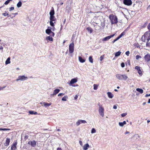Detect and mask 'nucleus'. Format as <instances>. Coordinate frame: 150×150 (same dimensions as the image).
Listing matches in <instances>:
<instances>
[{
	"label": "nucleus",
	"mask_w": 150,
	"mask_h": 150,
	"mask_svg": "<svg viewBox=\"0 0 150 150\" xmlns=\"http://www.w3.org/2000/svg\"><path fill=\"white\" fill-rule=\"evenodd\" d=\"M150 40V32L147 31L145 33L144 35H143L142 37V40L145 42H149Z\"/></svg>",
	"instance_id": "1"
},
{
	"label": "nucleus",
	"mask_w": 150,
	"mask_h": 150,
	"mask_svg": "<svg viewBox=\"0 0 150 150\" xmlns=\"http://www.w3.org/2000/svg\"><path fill=\"white\" fill-rule=\"evenodd\" d=\"M109 18L112 25L116 24L118 22L117 17L113 14H111L109 15Z\"/></svg>",
	"instance_id": "2"
},
{
	"label": "nucleus",
	"mask_w": 150,
	"mask_h": 150,
	"mask_svg": "<svg viewBox=\"0 0 150 150\" xmlns=\"http://www.w3.org/2000/svg\"><path fill=\"white\" fill-rule=\"evenodd\" d=\"M115 76L117 79L120 80L125 81L128 78V77L125 74H117Z\"/></svg>",
	"instance_id": "3"
},
{
	"label": "nucleus",
	"mask_w": 150,
	"mask_h": 150,
	"mask_svg": "<svg viewBox=\"0 0 150 150\" xmlns=\"http://www.w3.org/2000/svg\"><path fill=\"white\" fill-rule=\"evenodd\" d=\"M28 79V78L27 76H19L18 78L17 79L16 81H24L27 80Z\"/></svg>",
	"instance_id": "4"
},
{
	"label": "nucleus",
	"mask_w": 150,
	"mask_h": 150,
	"mask_svg": "<svg viewBox=\"0 0 150 150\" xmlns=\"http://www.w3.org/2000/svg\"><path fill=\"white\" fill-rule=\"evenodd\" d=\"M98 112L100 115L102 117H104V109L103 107L98 108Z\"/></svg>",
	"instance_id": "5"
},
{
	"label": "nucleus",
	"mask_w": 150,
	"mask_h": 150,
	"mask_svg": "<svg viewBox=\"0 0 150 150\" xmlns=\"http://www.w3.org/2000/svg\"><path fill=\"white\" fill-rule=\"evenodd\" d=\"M74 50V44L73 42L71 43L69 45V51L70 53H72Z\"/></svg>",
	"instance_id": "6"
},
{
	"label": "nucleus",
	"mask_w": 150,
	"mask_h": 150,
	"mask_svg": "<svg viewBox=\"0 0 150 150\" xmlns=\"http://www.w3.org/2000/svg\"><path fill=\"white\" fill-rule=\"evenodd\" d=\"M124 4L127 6H130L132 4V1L131 0H123Z\"/></svg>",
	"instance_id": "7"
},
{
	"label": "nucleus",
	"mask_w": 150,
	"mask_h": 150,
	"mask_svg": "<svg viewBox=\"0 0 150 150\" xmlns=\"http://www.w3.org/2000/svg\"><path fill=\"white\" fill-rule=\"evenodd\" d=\"M28 144L30 145L32 147H35L36 145V142L34 140L30 141L28 142Z\"/></svg>",
	"instance_id": "8"
},
{
	"label": "nucleus",
	"mask_w": 150,
	"mask_h": 150,
	"mask_svg": "<svg viewBox=\"0 0 150 150\" xmlns=\"http://www.w3.org/2000/svg\"><path fill=\"white\" fill-rule=\"evenodd\" d=\"M17 142L13 143L11 145V150H16L17 149L16 146L17 144Z\"/></svg>",
	"instance_id": "9"
},
{
	"label": "nucleus",
	"mask_w": 150,
	"mask_h": 150,
	"mask_svg": "<svg viewBox=\"0 0 150 150\" xmlns=\"http://www.w3.org/2000/svg\"><path fill=\"white\" fill-rule=\"evenodd\" d=\"M115 35V34H113L110 36H108L103 38L102 40L103 41H106L108 40L111 38L113 37Z\"/></svg>",
	"instance_id": "10"
},
{
	"label": "nucleus",
	"mask_w": 150,
	"mask_h": 150,
	"mask_svg": "<svg viewBox=\"0 0 150 150\" xmlns=\"http://www.w3.org/2000/svg\"><path fill=\"white\" fill-rule=\"evenodd\" d=\"M144 59L147 62L149 61L150 60V55L149 54H148L145 55Z\"/></svg>",
	"instance_id": "11"
},
{
	"label": "nucleus",
	"mask_w": 150,
	"mask_h": 150,
	"mask_svg": "<svg viewBox=\"0 0 150 150\" xmlns=\"http://www.w3.org/2000/svg\"><path fill=\"white\" fill-rule=\"evenodd\" d=\"M77 81V80L76 78H74L72 79L71 80L70 83H69V84L70 86L73 83H75Z\"/></svg>",
	"instance_id": "12"
},
{
	"label": "nucleus",
	"mask_w": 150,
	"mask_h": 150,
	"mask_svg": "<svg viewBox=\"0 0 150 150\" xmlns=\"http://www.w3.org/2000/svg\"><path fill=\"white\" fill-rule=\"evenodd\" d=\"M135 69L137 71L138 73L140 75L142 74V71L141 70L140 68L138 66H136L135 67Z\"/></svg>",
	"instance_id": "13"
},
{
	"label": "nucleus",
	"mask_w": 150,
	"mask_h": 150,
	"mask_svg": "<svg viewBox=\"0 0 150 150\" xmlns=\"http://www.w3.org/2000/svg\"><path fill=\"white\" fill-rule=\"evenodd\" d=\"M89 147V145L88 143H87L85 144L83 146V150H87Z\"/></svg>",
	"instance_id": "14"
},
{
	"label": "nucleus",
	"mask_w": 150,
	"mask_h": 150,
	"mask_svg": "<svg viewBox=\"0 0 150 150\" xmlns=\"http://www.w3.org/2000/svg\"><path fill=\"white\" fill-rule=\"evenodd\" d=\"M10 142V139L7 138L6 140V142L5 143L4 145L5 146H8Z\"/></svg>",
	"instance_id": "15"
},
{
	"label": "nucleus",
	"mask_w": 150,
	"mask_h": 150,
	"mask_svg": "<svg viewBox=\"0 0 150 150\" xmlns=\"http://www.w3.org/2000/svg\"><path fill=\"white\" fill-rule=\"evenodd\" d=\"M50 27H49L46 30V33L47 34L49 35L52 33V31L50 28H49Z\"/></svg>",
	"instance_id": "16"
},
{
	"label": "nucleus",
	"mask_w": 150,
	"mask_h": 150,
	"mask_svg": "<svg viewBox=\"0 0 150 150\" xmlns=\"http://www.w3.org/2000/svg\"><path fill=\"white\" fill-rule=\"evenodd\" d=\"M54 11L53 8L52 7V10L50 12V16H54Z\"/></svg>",
	"instance_id": "17"
},
{
	"label": "nucleus",
	"mask_w": 150,
	"mask_h": 150,
	"mask_svg": "<svg viewBox=\"0 0 150 150\" xmlns=\"http://www.w3.org/2000/svg\"><path fill=\"white\" fill-rule=\"evenodd\" d=\"M60 90L59 89H56L54 91L52 95L53 96L57 94L60 91Z\"/></svg>",
	"instance_id": "18"
},
{
	"label": "nucleus",
	"mask_w": 150,
	"mask_h": 150,
	"mask_svg": "<svg viewBox=\"0 0 150 150\" xmlns=\"http://www.w3.org/2000/svg\"><path fill=\"white\" fill-rule=\"evenodd\" d=\"M107 95L108 97L110 98H112L114 96L113 94H112L110 92H108L107 93Z\"/></svg>",
	"instance_id": "19"
},
{
	"label": "nucleus",
	"mask_w": 150,
	"mask_h": 150,
	"mask_svg": "<svg viewBox=\"0 0 150 150\" xmlns=\"http://www.w3.org/2000/svg\"><path fill=\"white\" fill-rule=\"evenodd\" d=\"M56 19V18H55L54 16H50V21H55Z\"/></svg>",
	"instance_id": "20"
},
{
	"label": "nucleus",
	"mask_w": 150,
	"mask_h": 150,
	"mask_svg": "<svg viewBox=\"0 0 150 150\" xmlns=\"http://www.w3.org/2000/svg\"><path fill=\"white\" fill-rule=\"evenodd\" d=\"M46 39L47 41H53V39L52 37L50 36H47L46 38Z\"/></svg>",
	"instance_id": "21"
},
{
	"label": "nucleus",
	"mask_w": 150,
	"mask_h": 150,
	"mask_svg": "<svg viewBox=\"0 0 150 150\" xmlns=\"http://www.w3.org/2000/svg\"><path fill=\"white\" fill-rule=\"evenodd\" d=\"M79 61L81 63H83L85 62V60L82 59L80 56L79 57Z\"/></svg>",
	"instance_id": "22"
},
{
	"label": "nucleus",
	"mask_w": 150,
	"mask_h": 150,
	"mask_svg": "<svg viewBox=\"0 0 150 150\" xmlns=\"http://www.w3.org/2000/svg\"><path fill=\"white\" fill-rule=\"evenodd\" d=\"M53 21H50V25H51V26H52L53 27V29H54L55 28L54 27V23H55V22L54 21V22H53ZM53 30L54 31V29Z\"/></svg>",
	"instance_id": "23"
},
{
	"label": "nucleus",
	"mask_w": 150,
	"mask_h": 150,
	"mask_svg": "<svg viewBox=\"0 0 150 150\" xmlns=\"http://www.w3.org/2000/svg\"><path fill=\"white\" fill-rule=\"evenodd\" d=\"M10 60V57H8L7 58V59H6V60L5 62V64H10L11 62Z\"/></svg>",
	"instance_id": "24"
},
{
	"label": "nucleus",
	"mask_w": 150,
	"mask_h": 150,
	"mask_svg": "<svg viewBox=\"0 0 150 150\" xmlns=\"http://www.w3.org/2000/svg\"><path fill=\"white\" fill-rule=\"evenodd\" d=\"M29 113L31 115H37L38 113L36 112H34L33 111H29Z\"/></svg>",
	"instance_id": "25"
},
{
	"label": "nucleus",
	"mask_w": 150,
	"mask_h": 150,
	"mask_svg": "<svg viewBox=\"0 0 150 150\" xmlns=\"http://www.w3.org/2000/svg\"><path fill=\"white\" fill-rule=\"evenodd\" d=\"M136 90L140 93H143V91L142 89L139 88H137L136 89Z\"/></svg>",
	"instance_id": "26"
},
{
	"label": "nucleus",
	"mask_w": 150,
	"mask_h": 150,
	"mask_svg": "<svg viewBox=\"0 0 150 150\" xmlns=\"http://www.w3.org/2000/svg\"><path fill=\"white\" fill-rule=\"evenodd\" d=\"M86 29L88 32H90V33H92L93 31L92 28L90 27H87L86 28Z\"/></svg>",
	"instance_id": "27"
},
{
	"label": "nucleus",
	"mask_w": 150,
	"mask_h": 150,
	"mask_svg": "<svg viewBox=\"0 0 150 150\" xmlns=\"http://www.w3.org/2000/svg\"><path fill=\"white\" fill-rule=\"evenodd\" d=\"M43 104L46 107L49 106L51 105V103H48L45 102H44Z\"/></svg>",
	"instance_id": "28"
},
{
	"label": "nucleus",
	"mask_w": 150,
	"mask_h": 150,
	"mask_svg": "<svg viewBox=\"0 0 150 150\" xmlns=\"http://www.w3.org/2000/svg\"><path fill=\"white\" fill-rule=\"evenodd\" d=\"M22 4V3L21 2V1H19L17 4V6L18 8H19L21 6Z\"/></svg>",
	"instance_id": "29"
},
{
	"label": "nucleus",
	"mask_w": 150,
	"mask_h": 150,
	"mask_svg": "<svg viewBox=\"0 0 150 150\" xmlns=\"http://www.w3.org/2000/svg\"><path fill=\"white\" fill-rule=\"evenodd\" d=\"M121 53V52L120 51L116 52L115 54V57H117L119 56Z\"/></svg>",
	"instance_id": "30"
},
{
	"label": "nucleus",
	"mask_w": 150,
	"mask_h": 150,
	"mask_svg": "<svg viewBox=\"0 0 150 150\" xmlns=\"http://www.w3.org/2000/svg\"><path fill=\"white\" fill-rule=\"evenodd\" d=\"M89 61L91 63H93V59L92 58V56H90L89 57Z\"/></svg>",
	"instance_id": "31"
},
{
	"label": "nucleus",
	"mask_w": 150,
	"mask_h": 150,
	"mask_svg": "<svg viewBox=\"0 0 150 150\" xmlns=\"http://www.w3.org/2000/svg\"><path fill=\"white\" fill-rule=\"evenodd\" d=\"M66 10H68V11H70L71 9L70 6L68 5L66 7Z\"/></svg>",
	"instance_id": "32"
},
{
	"label": "nucleus",
	"mask_w": 150,
	"mask_h": 150,
	"mask_svg": "<svg viewBox=\"0 0 150 150\" xmlns=\"http://www.w3.org/2000/svg\"><path fill=\"white\" fill-rule=\"evenodd\" d=\"M67 97L66 96H64L62 98V101H66L67 100Z\"/></svg>",
	"instance_id": "33"
},
{
	"label": "nucleus",
	"mask_w": 150,
	"mask_h": 150,
	"mask_svg": "<svg viewBox=\"0 0 150 150\" xmlns=\"http://www.w3.org/2000/svg\"><path fill=\"white\" fill-rule=\"evenodd\" d=\"M98 86L96 84L93 85V89L95 90H96L97 89Z\"/></svg>",
	"instance_id": "34"
},
{
	"label": "nucleus",
	"mask_w": 150,
	"mask_h": 150,
	"mask_svg": "<svg viewBox=\"0 0 150 150\" xmlns=\"http://www.w3.org/2000/svg\"><path fill=\"white\" fill-rule=\"evenodd\" d=\"M12 1V0H7L5 2L4 4L5 5H7L8 4V3H9V2L10 1Z\"/></svg>",
	"instance_id": "35"
},
{
	"label": "nucleus",
	"mask_w": 150,
	"mask_h": 150,
	"mask_svg": "<svg viewBox=\"0 0 150 150\" xmlns=\"http://www.w3.org/2000/svg\"><path fill=\"white\" fill-rule=\"evenodd\" d=\"M80 122L81 124V123L85 124V123H87V122L85 120H80Z\"/></svg>",
	"instance_id": "36"
},
{
	"label": "nucleus",
	"mask_w": 150,
	"mask_h": 150,
	"mask_svg": "<svg viewBox=\"0 0 150 150\" xmlns=\"http://www.w3.org/2000/svg\"><path fill=\"white\" fill-rule=\"evenodd\" d=\"M125 32H122L120 35L119 36L120 38H121L122 36L125 35Z\"/></svg>",
	"instance_id": "37"
},
{
	"label": "nucleus",
	"mask_w": 150,
	"mask_h": 150,
	"mask_svg": "<svg viewBox=\"0 0 150 150\" xmlns=\"http://www.w3.org/2000/svg\"><path fill=\"white\" fill-rule=\"evenodd\" d=\"M141 57H142L140 56L137 55L136 56V60H138L139 58H140Z\"/></svg>",
	"instance_id": "38"
},
{
	"label": "nucleus",
	"mask_w": 150,
	"mask_h": 150,
	"mask_svg": "<svg viewBox=\"0 0 150 150\" xmlns=\"http://www.w3.org/2000/svg\"><path fill=\"white\" fill-rule=\"evenodd\" d=\"M104 56V55H103L100 56V61H101L103 59Z\"/></svg>",
	"instance_id": "39"
},
{
	"label": "nucleus",
	"mask_w": 150,
	"mask_h": 150,
	"mask_svg": "<svg viewBox=\"0 0 150 150\" xmlns=\"http://www.w3.org/2000/svg\"><path fill=\"white\" fill-rule=\"evenodd\" d=\"M96 132V130L94 128H93L91 130V133H93Z\"/></svg>",
	"instance_id": "40"
},
{
	"label": "nucleus",
	"mask_w": 150,
	"mask_h": 150,
	"mask_svg": "<svg viewBox=\"0 0 150 150\" xmlns=\"http://www.w3.org/2000/svg\"><path fill=\"white\" fill-rule=\"evenodd\" d=\"M146 46L150 47V42H146Z\"/></svg>",
	"instance_id": "41"
},
{
	"label": "nucleus",
	"mask_w": 150,
	"mask_h": 150,
	"mask_svg": "<svg viewBox=\"0 0 150 150\" xmlns=\"http://www.w3.org/2000/svg\"><path fill=\"white\" fill-rule=\"evenodd\" d=\"M119 125L120 126L122 127L124 125V124L122 123V122H119Z\"/></svg>",
	"instance_id": "42"
},
{
	"label": "nucleus",
	"mask_w": 150,
	"mask_h": 150,
	"mask_svg": "<svg viewBox=\"0 0 150 150\" xmlns=\"http://www.w3.org/2000/svg\"><path fill=\"white\" fill-rule=\"evenodd\" d=\"M80 124H81L80 122V120H78V121L76 122V125L77 126L79 125Z\"/></svg>",
	"instance_id": "43"
},
{
	"label": "nucleus",
	"mask_w": 150,
	"mask_h": 150,
	"mask_svg": "<svg viewBox=\"0 0 150 150\" xmlns=\"http://www.w3.org/2000/svg\"><path fill=\"white\" fill-rule=\"evenodd\" d=\"M50 34V36L52 37H54V33L52 32V33Z\"/></svg>",
	"instance_id": "44"
},
{
	"label": "nucleus",
	"mask_w": 150,
	"mask_h": 150,
	"mask_svg": "<svg viewBox=\"0 0 150 150\" xmlns=\"http://www.w3.org/2000/svg\"><path fill=\"white\" fill-rule=\"evenodd\" d=\"M127 115L126 113H123L121 114V116L122 117H123Z\"/></svg>",
	"instance_id": "45"
},
{
	"label": "nucleus",
	"mask_w": 150,
	"mask_h": 150,
	"mask_svg": "<svg viewBox=\"0 0 150 150\" xmlns=\"http://www.w3.org/2000/svg\"><path fill=\"white\" fill-rule=\"evenodd\" d=\"M134 136L137 139L139 137V136L138 134H136L134 135Z\"/></svg>",
	"instance_id": "46"
},
{
	"label": "nucleus",
	"mask_w": 150,
	"mask_h": 150,
	"mask_svg": "<svg viewBox=\"0 0 150 150\" xmlns=\"http://www.w3.org/2000/svg\"><path fill=\"white\" fill-rule=\"evenodd\" d=\"M97 105L98 106V108H100L101 107H103L102 105H100L99 103H98L97 104Z\"/></svg>",
	"instance_id": "47"
},
{
	"label": "nucleus",
	"mask_w": 150,
	"mask_h": 150,
	"mask_svg": "<svg viewBox=\"0 0 150 150\" xmlns=\"http://www.w3.org/2000/svg\"><path fill=\"white\" fill-rule=\"evenodd\" d=\"M129 51H127L126 52H125V54L126 55H127V56H128L129 55Z\"/></svg>",
	"instance_id": "48"
},
{
	"label": "nucleus",
	"mask_w": 150,
	"mask_h": 150,
	"mask_svg": "<svg viewBox=\"0 0 150 150\" xmlns=\"http://www.w3.org/2000/svg\"><path fill=\"white\" fill-rule=\"evenodd\" d=\"M2 15L4 16H8V13H2Z\"/></svg>",
	"instance_id": "49"
},
{
	"label": "nucleus",
	"mask_w": 150,
	"mask_h": 150,
	"mask_svg": "<svg viewBox=\"0 0 150 150\" xmlns=\"http://www.w3.org/2000/svg\"><path fill=\"white\" fill-rule=\"evenodd\" d=\"M10 130V129L8 128H2V130L7 131Z\"/></svg>",
	"instance_id": "50"
},
{
	"label": "nucleus",
	"mask_w": 150,
	"mask_h": 150,
	"mask_svg": "<svg viewBox=\"0 0 150 150\" xmlns=\"http://www.w3.org/2000/svg\"><path fill=\"white\" fill-rule=\"evenodd\" d=\"M14 9V7H12L9 8V11H11Z\"/></svg>",
	"instance_id": "51"
},
{
	"label": "nucleus",
	"mask_w": 150,
	"mask_h": 150,
	"mask_svg": "<svg viewBox=\"0 0 150 150\" xmlns=\"http://www.w3.org/2000/svg\"><path fill=\"white\" fill-rule=\"evenodd\" d=\"M125 66V64L124 63L122 62L121 64V66L122 67H124Z\"/></svg>",
	"instance_id": "52"
},
{
	"label": "nucleus",
	"mask_w": 150,
	"mask_h": 150,
	"mask_svg": "<svg viewBox=\"0 0 150 150\" xmlns=\"http://www.w3.org/2000/svg\"><path fill=\"white\" fill-rule=\"evenodd\" d=\"M28 135H26L25 136L24 139L25 140H26L28 138Z\"/></svg>",
	"instance_id": "53"
},
{
	"label": "nucleus",
	"mask_w": 150,
	"mask_h": 150,
	"mask_svg": "<svg viewBox=\"0 0 150 150\" xmlns=\"http://www.w3.org/2000/svg\"><path fill=\"white\" fill-rule=\"evenodd\" d=\"M64 95V93H59V94H58V96H63V95Z\"/></svg>",
	"instance_id": "54"
},
{
	"label": "nucleus",
	"mask_w": 150,
	"mask_h": 150,
	"mask_svg": "<svg viewBox=\"0 0 150 150\" xmlns=\"http://www.w3.org/2000/svg\"><path fill=\"white\" fill-rule=\"evenodd\" d=\"M6 86H4V87H0V91L4 88H5Z\"/></svg>",
	"instance_id": "55"
},
{
	"label": "nucleus",
	"mask_w": 150,
	"mask_h": 150,
	"mask_svg": "<svg viewBox=\"0 0 150 150\" xmlns=\"http://www.w3.org/2000/svg\"><path fill=\"white\" fill-rule=\"evenodd\" d=\"M78 95H76L75 96V97H74V99L75 100H76V99H77V98H78Z\"/></svg>",
	"instance_id": "56"
},
{
	"label": "nucleus",
	"mask_w": 150,
	"mask_h": 150,
	"mask_svg": "<svg viewBox=\"0 0 150 150\" xmlns=\"http://www.w3.org/2000/svg\"><path fill=\"white\" fill-rule=\"evenodd\" d=\"M117 107L116 105H114L113 106V108L115 109H117Z\"/></svg>",
	"instance_id": "57"
},
{
	"label": "nucleus",
	"mask_w": 150,
	"mask_h": 150,
	"mask_svg": "<svg viewBox=\"0 0 150 150\" xmlns=\"http://www.w3.org/2000/svg\"><path fill=\"white\" fill-rule=\"evenodd\" d=\"M79 143L80 144V145L82 146V142L81 141H79Z\"/></svg>",
	"instance_id": "58"
},
{
	"label": "nucleus",
	"mask_w": 150,
	"mask_h": 150,
	"mask_svg": "<svg viewBox=\"0 0 150 150\" xmlns=\"http://www.w3.org/2000/svg\"><path fill=\"white\" fill-rule=\"evenodd\" d=\"M120 37H119V36L115 39L117 41L119 39H120Z\"/></svg>",
	"instance_id": "59"
},
{
	"label": "nucleus",
	"mask_w": 150,
	"mask_h": 150,
	"mask_svg": "<svg viewBox=\"0 0 150 150\" xmlns=\"http://www.w3.org/2000/svg\"><path fill=\"white\" fill-rule=\"evenodd\" d=\"M120 37H119V36L115 39L117 41L119 39H120Z\"/></svg>",
	"instance_id": "60"
},
{
	"label": "nucleus",
	"mask_w": 150,
	"mask_h": 150,
	"mask_svg": "<svg viewBox=\"0 0 150 150\" xmlns=\"http://www.w3.org/2000/svg\"><path fill=\"white\" fill-rule=\"evenodd\" d=\"M149 96H150V94H146V95L145 96L146 97H147Z\"/></svg>",
	"instance_id": "61"
},
{
	"label": "nucleus",
	"mask_w": 150,
	"mask_h": 150,
	"mask_svg": "<svg viewBox=\"0 0 150 150\" xmlns=\"http://www.w3.org/2000/svg\"><path fill=\"white\" fill-rule=\"evenodd\" d=\"M129 132H128V131H126L125 133V134H129Z\"/></svg>",
	"instance_id": "62"
},
{
	"label": "nucleus",
	"mask_w": 150,
	"mask_h": 150,
	"mask_svg": "<svg viewBox=\"0 0 150 150\" xmlns=\"http://www.w3.org/2000/svg\"><path fill=\"white\" fill-rule=\"evenodd\" d=\"M148 29H150V23H149L148 25Z\"/></svg>",
	"instance_id": "63"
},
{
	"label": "nucleus",
	"mask_w": 150,
	"mask_h": 150,
	"mask_svg": "<svg viewBox=\"0 0 150 150\" xmlns=\"http://www.w3.org/2000/svg\"><path fill=\"white\" fill-rule=\"evenodd\" d=\"M57 150H62L61 148H58L57 149Z\"/></svg>",
	"instance_id": "64"
}]
</instances>
